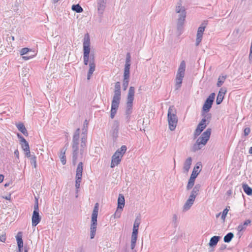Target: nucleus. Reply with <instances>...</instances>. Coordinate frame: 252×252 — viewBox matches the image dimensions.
<instances>
[{"mask_svg": "<svg viewBox=\"0 0 252 252\" xmlns=\"http://www.w3.org/2000/svg\"><path fill=\"white\" fill-rule=\"evenodd\" d=\"M207 24V21H204L198 28L197 34H196V42L195 45L196 46H198L201 42L203 32H204L206 26Z\"/></svg>", "mask_w": 252, "mask_h": 252, "instance_id": "10", "label": "nucleus"}, {"mask_svg": "<svg viewBox=\"0 0 252 252\" xmlns=\"http://www.w3.org/2000/svg\"><path fill=\"white\" fill-rule=\"evenodd\" d=\"M28 70H29L28 69H27V68H23V72L25 73L24 75L26 76V73L28 72Z\"/></svg>", "mask_w": 252, "mask_h": 252, "instance_id": "57", "label": "nucleus"}, {"mask_svg": "<svg viewBox=\"0 0 252 252\" xmlns=\"http://www.w3.org/2000/svg\"><path fill=\"white\" fill-rule=\"evenodd\" d=\"M32 52V50L28 48H24L21 49L20 51V54L21 55H26L28 54L29 53Z\"/></svg>", "mask_w": 252, "mask_h": 252, "instance_id": "45", "label": "nucleus"}, {"mask_svg": "<svg viewBox=\"0 0 252 252\" xmlns=\"http://www.w3.org/2000/svg\"><path fill=\"white\" fill-rule=\"evenodd\" d=\"M207 126V125H206L205 123H202V122L200 121V122L197 125V126L194 132V137L196 138L198 136H199L202 132V131L206 128Z\"/></svg>", "mask_w": 252, "mask_h": 252, "instance_id": "21", "label": "nucleus"}, {"mask_svg": "<svg viewBox=\"0 0 252 252\" xmlns=\"http://www.w3.org/2000/svg\"><path fill=\"white\" fill-rule=\"evenodd\" d=\"M130 55L129 53H127L126 54V56L125 65L128 64V65H130Z\"/></svg>", "mask_w": 252, "mask_h": 252, "instance_id": "49", "label": "nucleus"}, {"mask_svg": "<svg viewBox=\"0 0 252 252\" xmlns=\"http://www.w3.org/2000/svg\"><path fill=\"white\" fill-rule=\"evenodd\" d=\"M130 65H125L124 78H129Z\"/></svg>", "mask_w": 252, "mask_h": 252, "instance_id": "34", "label": "nucleus"}, {"mask_svg": "<svg viewBox=\"0 0 252 252\" xmlns=\"http://www.w3.org/2000/svg\"><path fill=\"white\" fill-rule=\"evenodd\" d=\"M40 220L41 218L39 216V212H33L32 216V225L33 226H36Z\"/></svg>", "mask_w": 252, "mask_h": 252, "instance_id": "23", "label": "nucleus"}, {"mask_svg": "<svg viewBox=\"0 0 252 252\" xmlns=\"http://www.w3.org/2000/svg\"><path fill=\"white\" fill-rule=\"evenodd\" d=\"M120 124L118 121L113 122L112 126L111 134L114 139H116L118 137Z\"/></svg>", "mask_w": 252, "mask_h": 252, "instance_id": "16", "label": "nucleus"}, {"mask_svg": "<svg viewBox=\"0 0 252 252\" xmlns=\"http://www.w3.org/2000/svg\"><path fill=\"white\" fill-rule=\"evenodd\" d=\"M4 179V176L2 175H0V183H1Z\"/></svg>", "mask_w": 252, "mask_h": 252, "instance_id": "58", "label": "nucleus"}, {"mask_svg": "<svg viewBox=\"0 0 252 252\" xmlns=\"http://www.w3.org/2000/svg\"><path fill=\"white\" fill-rule=\"evenodd\" d=\"M225 78H226V76H220L218 78V82L217 83V87H220L224 83V82L225 80Z\"/></svg>", "mask_w": 252, "mask_h": 252, "instance_id": "41", "label": "nucleus"}, {"mask_svg": "<svg viewBox=\"0 0 252 252\" xmlns=\"http://www.w3.org/2000/svg\"><path fill=\"white\" fill-rule=\"evenodd\" d=\"M18 136L19 138L21 139V142L23 143L22 144L26 143V142H28L22 136L20 135V134H18Z\"/></svg>", "mask_w": 252, "mask_h": 252, "instance_id": "53", "label": "nucleus"}, {"mask_svg": "<svg viewBox=\"0 0 252 252\" xmlns=\"http://www.w3.org/2000/svg\"><path fill=\"white\" fill-rule=\"evenodd\" d=\"M121 84L120 82H117L115 84L114 95L112 99L121 100Z\"/></svg>", "mask_w": 252, "mask_h": 252, "instance_id": "14", "label": "nucleus"}, {"mask_svg": "<svg viewBox=\"0 0 252 252\" xmlns=\"http://www.w3.org/2000/svg\"><path fill=\"white\" fill-rule=\"evenodd\" d=\"M80 128H77L74 133L72 138V149H78L79 142Z\"/></svg>", "mask_w": 252, "mask_h": 252, "instance_id": "12", "label": "nucleus"}, {"mask_svg": "<svg viewBox=\"0 0 252 252\" xmlns=\"http://www.w3.org/2000/svg\"><path fill=\"white\" fill-rule=\"evenodd\" d=\"M120 102V100H119L112 99L110 114L111 119H113L114 118L118 110Z\"/></svg>", "mask_w": 252, "mask_h": 252, "instance_id": "17", "label": "nucleus"}, {"mask_svg": "<svg viewBox=\"0 0 252 252\" xmlns=\"http://www.w3.org/2000/svg\"><path fill=\"white\" fill-rule=\"evenodd\" d=\"M249 153L250 154H252V147H250L249 150Z\"/></svg>", "mask_w": 252, "mask_h": 252, "instance_id": "60", "label": "nucleus"}, {"mask_svg": "<svg viewBox=\"0 0 252 252\" xmlns=\"http://www.w3.org/2000/svg\"><path fill=\"white\" fill-rule=\"evenodd\" d=\"M129 83V79L128 78H124L123 79V87L124 91L126 90Z\"/></svg>", "mask_w": 252, "mask_h": 252, "instance_id": "44", "label": "nucleus"}, {"mask_svg": "<svg viewBox=\"0 0 252 252\" xmlns=\"http://www.w3.org/2000/svg\"><path fill=\"white\" fill-rule=\"evenodd\" d=\"M106 0H97V9L98 13L102 15L106 7Z\"/></svg>", "mask_w": 252, "mask_h": 252, "instance_id": "19", "label": "nucleus"}, {"mask_svg": "<svg viewBox=\"0 0 252 252\" xmlns=\"http://www.w3.org/2000/svg\"><path fill=\"white\" fill-rule=\"evenodd\" d=\"M88 122L85 120L82 128V132L81 133V144H80V154L82 155L84 150L86 148V142L87 139V131H88Z\"/></svg>", "mask_w": 252, "mask_h": 252, "instance_id": "7", "label": "nucleus"}, {"mask_svg": "<svg viewBox=\"0 0 252 252\" xmlns=\"http://www.w3.org/2000/svg\"><path fill=\"white\" fill-rule=\"evenodd\" d=\"M14 155L18 158H19V151L18 150H16L14 151Z\"/></svg>", "mask_w": 252, "mask_h": 252, "instance_id": "56", "label": "nucleus"}, {"mask_svg": "<svg viewBox=\"0 0 252 252\" xmlns=\"http://www.w3.org/2000/svg\"><path fill=\"white\" fill-rule=\"evenodd\" d=\"M229 210L226 208L225 209H224L222 213V214H221V219L223 220H224L225 218H226V216L228 213V212Z\"/></svg>", "mask_w": 252, "mask_h": 252, "instance_id": "46", "label": "nucleus"}, {"mask_svg": "<svg viewBox=\"0 0 252 252\" xmlns=\"http://www.w3.org/2000/svg\"><path fill=\"white\" fill-rule=\"evenodd\" d=\"M26 152V156L28 158H31L30 150L25 151Z\"/></svg>", "mask_w": 252, "mask_h": 252, "instance_id": "54", "label": "nucleus"}, {"mask_svg": "<svg viewBox=\"0 0 252 252\" xmlns=\"http://www.w3.org/2000/svg\"><path fill=\"white\" fill-rule=\"evenodd\" d=\"M135 93V89L134 87H130L129 88L127 96V101H133L134 100V96Z\"/></svg>", "mask_w": 252, "mask_h": 252, "instance_id": "24", "label": "nucleus"}, {"mask_svg": "<svg viewBox=\"0 0 252 252\" xmlns=\"http://www.w3.org/2000/svg\"><path fill=\"white\" fill-rule=\"evenodd\" d=\"M9 185H10V183H6V184H5V185H4V187H8V186H9Z\"/></svg>", "mask_w": 252, "mask_h": 252, "instance_id": "61", "label": "nucleus"}, {"mask_svg": "<svg viewBox=\"0 0 252 252\" xmlns=\"http://www.w3.org/2000/svg\"><path fill=\"white\" fill-rule=\"evenodd\" d=\"M35 55V53H34L33 54H30V53H29V54L26 55V56H23V59H24L25 60H28L31 58H32Z\"/></svg>", "mask_w": 252, "mask_h": 252, "instance_id": "48", "label": "nucleus"}, {"mask_svg": "<svg viewBox=\"0 0 252 252\" xmlns=\"http://www.w3.org/2000/svg\"><path fill=\"white\" fill-rule=\"evenodd\" d=\"M175 11L176 13H179L177 23L178 29L179 30L184 25L186 17V12L185 9L181 6V4L180 3H178V5L176 6Z\"/></svg>", "mask_w": 252, "mask_h": 252, "instance_id": "6", "label": "nucleus"}, {"mask_svg": "<svg viewBox=\"0 0 252 252\" xmlns=\"http://www.w3.org/2000/svg\"><path fill=\"white\" fill-rule=\"evenodd\" d=\"M83 172V163L80 162L78 165L76 171V176L75 177L82 178Z\"/></svg>", "mask_w": 252, "mask_h": 252, "instance_id": "29", "label": "nucleus"}, {"mask_svg": "<svg viewBox=\"0 0 252 252\" xmlns=\"http://www.w3.org/2000/svg\"><path fill=\"white\" fill-rule=\"evenodd\" d=\"M141 222V218L140 216L136 217L133 224V228H138Z\"/></svg>", "mask_w": 252, "mask_h": 252, "instance_id": "42", "label": "nucleus"}, {"mask_svg": "<svg viewBox=\"0 0 252 252\" xmlns=\"http://www.w3.org/2000/svg\"><path fill=\"white\" fill-rule=\"evenodd\" d=\"M186 69V63L184 61H182L180 63L178 68L177 74L175 78V90H179L182 86L183 79L185 76Z\"/></svg>", "mask_w": 252, "mask_h": 252, "instance_id": "4", "label": "nucleus"}, {"mask_svg": "<svg viewBox=\"0 0 252 252\" xmlns=\"http://www.w3.org/2000/svg\"><path fill=\"white\" fill-rule=\"evenodd\" d=\"M201 186L199 184H196L192 190L189 196L195 199L197 195L198 194Z\"/></svg>", "mask_w": 252, "mask_h": 252, "instance_id": "26", "label": "nucleus"}, {"mask_svg": "<svg viewBox=\"0 0 252 252\" xmlns=\"http://www.w3.org/2000/svg\"><path fill=\"white\" fill-rule=\"evenodd\" d=\"M243 189L244 192L248 195H252V189L247 184H243Z\"/></svg>", "mask_w": 252, "mask_h": 252, "instance_id": "33", "label": "nucleus"}, {"mask_svg": "<svg viewBox=\"0 0 252 252\" xmlns=\"http://www.w3.org/2000/svg\"><path fill=\"white\" fill-rule=\"evenodd\" d=\"M22 249H18V251H17V252H22Z\"/></svg>", "mask_w": 252, "mask_h": 252, "instance_id": "64", "label": "nucleus"}, {"mask_svg": "<svg viewBox=\"0 0 252 252\" xmlns=\"http://www.w3.org/2000/svg\"><path fill=\"white\" fill-rule=\"evenodd\" d=\"M195 199L189 196V198L187 200L186 203L183 206V211L186 212L188 211L193 205Z\"/></svg>", "mask_w": 252, "mask_h": 252, "instance_id": "22", "label": "nucleus"}, {"mask_svg": "<svg viewBox=\"0 0 252 252\" xmlns=\"http://www.w3.org/2000/svg\"><path fill=\"white\" fill-rule=\"evenodd\" d=\"M244 135L245 136L248 135L251 132V129L250 127H246L244 129Z\"/></svg>", "mask_w": 252, "mask_h": 252, "instance_id": "51", "label": "nucleus"}, {"mask_svg": "<svg viewBox=\"0 0 252 252\" xmlns=\"http://www.w3.org/2000/svg\"><path fill=\"white\" fill-rule=\"evenodd\" d=\"M72 9L76 12L77 13H81L83 11V8L81 7V6L77 4L75 5H73L72 6Z\"/></svg>", "mask_w": 252, "mask_h": 252, "instance_id": "39", "label": "nucleus"}, {"mask_svg": "<svg viewBox=\"0 0 252 252\" xmlns=\"http://www.w3.org/2000/svg\"><path fill=\"white\" fill-rule=\"evenodd\" d=\"M65 151H66V149H65V150H64L63 149H62L61 151V154H60V156L61 161L63 165H64L66 163V158H65Z\"/></svg>", "mask_w": 252, "mask_h": 252, "instance_id": "35", "label": "nucleus"}, {"mask_svg": "<svg viewBox=\"0 0 252 252\" xmlns=\"http://www.w3.org/2000/svg\"><path fill=\"white\" fill-rule=\"evenodd\" d=\"M138 232V228L133 227L132 233L131 238V244H130V247L132 250H133L135 247L136 242L137 238Z\"/></svg>", "mask_w": 252, "mask_h": 252, "instance_id": "18", "label": "nucleus"}, {"mask_svg": "<svg viewBox=\"0 0 252 252\" xmlns=\"http://www.w3.org/2000/svg\"><path fill=\"white\" fill-rule=\"evenodd\" d=\"M6 240L5 234H2L0 236V241L2 242H4Z\"/></svg>", "mask_w": 252, "mask_h": 252, "instance_id": "52", "label": "nucleus"}, {"mask_svg": "<svg viewBox=\"0 0 252 252\" xmlns=\"http://www.w3.org/2000/svg\"><path fill=\"white\" fill-rule=\"evenodd\" d=\"M202 115L203 116V118L201 120V122L208 125L211 119V114L210 113H203Z\"/></svg>", "mask_w": 252, "mask_h": 252, "instance_id": "30", "label": "nucleus"}, {"mask_svg": "<svg viewBox=\"0 0 252 252\" xmlns=\"http://www.w3.org/2000/svg\"><path fill=\"white\" fill-rule=\"evenodd\" d=\"M16 240L18 249H22L23 247V241L22 240V233L19 232L16 236Z\"/></svg>", "mask_w": 252, "mask_h": 252, "instance_id": "28", "label": "nucleus"}, {"mask_svg": "<svg viewBox=\"0 0 252 252\" xmlns=\"http://www.w3.org/2000/svg\"><path fill=\"white\" fill-rule=\"evenodd\" d=\"M215 97L214 93H211L208 97L206 99L203 106V111L204 112H208L212 107Z\"/></svg>", "mask_w": 252, "mask_h": 252, "instance_id": "11", "label": "nucleus"}, {"mask_svg": "<svg viewBox=\"0 0 252 252\" xmlns=\"http://www.w3.org/2000/svg\"><path fill=\"white\" fill-rule=\"evenodd\" d=\"M192 162V158L191 157H189L185 161L184 163L183 169L185 172H188Z\"/></svg>", "mask_w": 252, "mask_h": 252, "instance_id": "25", "label": "nucleus"}, {"mask_svg": "<svg viewBox=\"0 0 252 252\" xmlns=\"http://www.w3.org/2000/svg\"><path fill=\"white\" fill-rule=\"evenodd\" d=\"M177 220V216L176 214H174L173 217V221L174 222H176Z\"/></svg>", "mask_w": 252, "mask_h": 252, "instance_id": "55", "label": "nucleus"}, {"mask_svg": "<svg viewBox=\"0 0 252 252\" xmlns=\"http://www.w3.org/2000/svg\"><path fill=\"white\" fill-rule=\"evenodd\" d=\"M75 188H76V193H77L79 191V189L80 188V183L81 182L82 178L75 177Z\"/></svg>", "mask_w": 252, "mask_h": 252, "instance_id": "40", "label": "nucleus"}, {"mask_svg": "<svg viewBox=\"0 0 252 252\" xmlns=\"http://www.w3.org/2000/svg\"><path fill=\"white\" fill-rule=\"evenodd\" d=\"M126 147L123 145L120 149H118L112 157L111 167L114 168L117 166L121 162L122 158L126 151Z\"/></svg>", "mask_w": 252, "mask_h": 252, "instance_id": "5", "label": "nucleus"}, {"mask_svg": "<svg viewBox=\"0 0 252 252\" xmlns=\"http://www.w3.org/2000/svg\"><path fill=\"white\" fill-rule=\"evenodd\" d=\"M10 197H11L10 195H9L8 196H5V197H3V198H5L6 200H10Z\"/></svg>", "mask_w": 252, "mask_h": 252, "instance_id": "59", "label": "nucleus"}, {"mask_svg": "<svg viewBox=\"0 0 252 252\" xmlns=\"http://www.w3.org/2000/svg\"><path fill=\"white\" fill-rule=\"evenodd\" d=\"M211 133V129L207 128L205 131L202 133L201 136L198 138L195 143L191 148V151L195 152L202 148L209 140Z\"/></svg>", "mask_w": 252, "mask_h": 252, "instance_id": "2", "label": "nucleus"}, {"mask_svg": "<svg viewBox=\"0 0 252 252\" xmlns=\"http://www.w3.org/2000/svg\"><path fill=\"white\" fill-rule=\"evenodd\" d=\"M132 105L133 101H127L126 113L127 116L130 115L132 113Z\"/></svg>", "mask_w": 252, "mask_h": 252, "instance_id": "32", "label": "nucleus"}, {"mask_svg": "<svg viewBox=\"0 0 252 252\" xmlns=\"http://www.w3.org/2000/svg\"><path fill=\"white\" fill-rule=\"evenodd\" d=\"M78 154V149H73L72 163L74 165L76 163Z\"/></svg>", "mask_w": 252, "mask_h": 252, "instance_id": "37", "label": "nucleus"}, {"mask_svg": "<svg viewBox=\"0 0 252 252\" xmlns=\"http://www.w3.org/2000/svg\"><path fill=\"white\" fill-rule=\"evenodd\" d=\"M125 200L124 196L120 194L118 199V207L116 212L115 213V217L119 218L121 216V212L123 211V208L125 206Z\"/></svg>", "mask_w": 252, "mask_h": 252, "instance_id": "9", "label": "nucleus"}, {"mask_svg": "<svg viewBox=\"0 0 252 252\" xmlns=\"http://www.w3.org/2000/svg\"><path fill=\"white\" fill-rule=\"evenodd\" d=\"M226 89L225 88H221L220 90L219 93L218 94L217 99H216V103L217 104H220L224 98V95L226 93Z\"/></svg>", "mask_w": 252, "mask_h": 252, "instance_id": "20", "label": "nucleus"}, {"mask_svg": "<svg viewBox=\"0 0 252 252\" xmlns=\"http://www.w3.org/2000/svg\"><path fill=\"white\" fill-rule=\"evenodd\" d=\"M98 212V203H96L95 204L93 213L92 215V218H97Z\"/></svg>", "mask_w": 252, "mask_h": 252, "instance_id": "38", "label": "nucleus"}, {"mask_svg": "<svg viewBox=\"0 0 252 252\" xmlns=\"http://www.w3.org/2000/svg\"><path fill=\"white\" fill-rule=\"evenodd\" d=\"M28 248H27L25 247V248H24V252H28Z\"/></svg>", "mask_w": 252, "mask_h": 252, "instance_id": "63", "label": "nucleus"}, {"mask_svg": "<svg viewBox=\"0 0 252 252\" xmlns=\"http://www.w3.org/2000/svg\"><path fill=\"white\" fill-rule=\"evenodd\" d=\"M233 237H234V234L233 233L229 232V233H227L224 237V238H223L224 242L225 243H229L231 241V240L233 238Z\"/></svg>", "mask_w": 252, "mask_h": 252, "instance_id": "36", "label": "nucleus"}, {"mask_svg": "<svg viewBox=\"0 0 252 252\" xmlns=\"http://www.w3.org/2000/svg\"><path fill=\"white\" fill-rule=\"evenodd\" d=\"M60 0H53V2L55 3L58 2Z\"/></svg>", "mask_w": 252, "mask_h": 252, "instance_id": "62", "label": "nucleus"}, {"mask_svg": "<svg viewBox=\"0 0 252 252\" xmlns=\"http://www.w3.org/2000/svg\"><path fill=\"white\" fill-rule=\"evenodd\" d=\"M199 166L196 165L194 166L187 186L188 190L191 189L193 187L195 179L200 172V170H199Z\"/></svg>", "mask_w": 252, "mask_h": 252, "instance_id": "8", "label": "nucleus"}, {"mask_svg": "<svg viewBox=\"0 0 252 252\" xmlns=\"http://www.w3.org/2000/svg\"><path fill=\"white\" fill-rule=\"evenodd\" d=\"M18 129L25 136H28L27 130L23 123H20L16 125Z\"/></svg>", "mask_w": 252, "mask_h": 252, "instance_id": "31", "label": "nucleus"}, {"mask_svg": "<svg viewBox=\"0 0 252 252\" xmlns=\"http://www.w3.org/2000/svg\"><path fill=\"white\" fill-rule=\"evenodd\" d=\"M33 212H39L38 203V200L36 199L34 205V211Z\"/></svg>", "mask_w": 252, "mask_h": 252, "instance_id": "50", "label": "nucleus"}, {"mask_svg": "<svg viewBox=\"0 0 252 252\" xmlns=\"http://www.w3.org/2000/svg\"><path fill=\"white\" fill-rule=\"evenodd\" d=\"M22 148L24 151H29L30 150V147L28 142L22 144Z\"/></svg>", "mask_w": 252, "mask_h": 252, "instance_id": "47", "label": "nucleus"}, {"mask_svg": "<svg viewBox=\"0 0 252 252\" xmlns=\"http://www.w3.org/2000/svg\"><path fill=\"white\" fill-rule=\"evenodd\" d=\"M97 226V218H92L91 223L90 226V238L93 239L94 238Z\"/></svg>", "mask_w": 252, "mask_h": 252, "instance_id": "15", "label": "nucleus"}, {"mask_svg": "<svg viewBox=\"0 0 252 252\" xmlns=\"http://www.w3.org/2000/svg\"><path fill=\"white\" fill-rule=\"evenodd\" d=\"M83 61L85 65H89V70L87 75V79L89 80L95 68V55L94 52L91 51L90 39L88 33L84 37L83 43Z\"/></svg>", "mask_w": 252, "mask_h": 252, "instance_id": "1", "label": "nucleus"}, {"mask_svg": "<svg viewBox=\"0 0 252 252\" xmlns=\"http://www.w3.org/2000/svg\"><path fill=\"white\" fill-rule=\"evenodd\" d=\"M251 223V220H247L244 223L240 224L237 226L236 229L238 231L237 235H239V237H241L243 234V232L246 229L247 227Z\"/></svg>", "mask_w": 252, "mask_h": 252, "instance_id": "13", "label": "nucleus"}, {"mask_svg": "<svg viewBox=\"0 0 252 252\" xmlns=\"http://www.w3.org/2000/svg\"><path fill=\"white\" fill-rule=\"evenodd\" d=\"M31 164L33 165L34 168L36 167V158L35 156H32L30 158Z\"/></svg>", "mask_w": 252, "mask_h": 252, "instance_id": "43", "label": "nucleus"}, {"mask_svg": "<svg viewBox=\"0 0 252 252\" xmlns=\"http://www.w3.org/2000/svg\"><path fill=\"white\" fill-rule=\"evenodd\" d=\"M220 237L218 236H214L212 237L210 240V242L209 243V245L211 247H214L216 246L218 242L219 241L220 239Z\"/></svg>", "mask_w": 252, "mask_h": 252, "instance_id": "27", "label": "nucleus"}, {"mask_svg": "<svg viewBox=\"0 0 252 252\" xmlns=\"http://www.w3.org/2000/svg\"><path fill=\"white\" fill-rule=\"evenodd\" d=\"M176 114V108L174 106H170L168 110L167 120L169 128L171 131L175 129L178 123V117Z\"/></svg>", "mask_w": 252, "mask_h": 252, "instance_id": "3", "label": "nucleus"}]
</instances>
